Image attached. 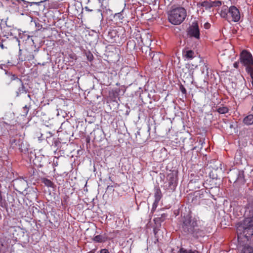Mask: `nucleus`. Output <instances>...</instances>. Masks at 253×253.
Returning <instances> with one entry per match:
<instances>
[{"instance_id": "6", "label": "nucleus", "mask_w": 253, "mask_h": 253, "mask_svg": "<svg viewBox=\"0 0 253 253\" xmlns=\"http://www.w3.org/2000/svg\"><path fill=\"white\" fill-rule=\"evenodd\" d=\"M240 18L241 15L238 9L234 6H231L229 8V13L227 20L229 21L238 22L240 19Z\"/></svg>"}, {"instance_id": "9", "label": "nucleus", "mask_w": 253, "mask_h": 253, "mask_svg": "<svg viewBox=\"0 0 253 253\" xmlns=\"http://www.w3.org/2000/svg\"><path fill=\"white\" fill-rule=\"evenodd\" d=\"M243 122L246 125H253V115H249L246 116L244 119Z\"/></svg>"}, {"instance_id": "4", "label": "nucleus", "mask_w": 253, "mask_h": 253, "mask_svg": "<svg viewBox=\"0 0 253 253\" xmlns=\"http://www.w3.org/2000/svg\"><path fill=\"white\" fill-rule=\"evenodd\" d=\"M241 63L246 67V70L252 78V84L253 86V57L252 54L247 50H243L240 54Z\"/></svg>"}, {"instance_id": "13", "label": "nucleus", "mask_w": 253, "mask_h": 253, "mask_svg": "<svg viewBox=\"0 0 253 253\" xmlns=\"http://www.w3.org/2000/svg\"><path fill=\"white\" fill-rule=\"evenodd\" d=\"M42 182L47 186L52 187L53 186V183L49 179L43 178Z\"/></svg>"}, {"instance_id": "10", "label": "nucleus", "mask_w": 253, "mask_h": 253, "mask_svg": "<svg viewBox=\"0 0 253 253\" xmlns=\"http://www.w3.org/2000/svg\"><path fill=\"white\" fill-rule=\"evenodd\" d=\"M184 56L188 59H192L194 57V52L192 50H189L183 52Z\"/></svg>"}, {"instance_id": "3", "label": "nucleus", "mask_w": 253, "mask_h": 253, "mask_svg": "<svg viewBox=\"0 0 253 253\" xmlns=\"http://www.w3.org/2000/svg\"><path fill=\"white\" fill-rule=\"evenodd\" d=\"M186 16V10L183 7H177L169 11L168 19L172 24L179 25L183 21Z\"/></svg>"}, {"instance_id": "19", "label": "nucleus", "mask_w": 253, "mask_h": 253, "mask_svg": "<svg viewBox=\"0 0 253 253\" xmlns=\"http://www.w3.org/2000/svg\"><path fill=\"white\" fill-rule=\"evenodd\" d=\"M100 253H109L108 250L106 249H102L100 251Z\"/></svg>"}, {"instance_id": "16", "label": "nucleus", "mask_w": 253, "mask_h": 253, "mask_svg": "<svg viewBox=\"0 0 253 253\" xmlns=\"http://www.w3.org/2000/svg\"><path fill=\"white\" fill-rule=\"evenodd\" d=\"M228 111V109L226 107H219L217 109V112L220 114H225Z\"/></svg>"}, {"instance_id": "5", "label": "nucleus", "mask_w": 253, "mask_h": 253, "mask_svg": "<svg viewBox=\"0 0 253 253\" xmlns=\"http://www.w3.org/2000/svg\"><path fill=\"white\" fill-rule=\"evenodd\" d=\"M188 35L191 38H194L196 39H200V30L197 22H194L190 26L187 30Z\"/></svg>"}, {"instance_id": "15", "label": "nucleus", "mask_w": 253, "mask_h": 253, "mask_svg": "<svg viewBox=\"0 0 253 253\" xmlns=\"http://www.w3.org/2000/svg\"><path fill=\"white\" fill-rule=\"evenodd\" d=\"M93 241L96 242L101 243L104 242V240L101 235H97L94 237Z\"/></svg>"}, {"instance_id": "17", "label": "nucleus", "mask_w": 253, "mask_h": 253, "mask_svg": "<svg viewBox=\"0 0 253 253\" xmlns=\"http://www.w3.org/2000/svg\"><path fill=\"white\" fill-rule=\"evenodd\" d=\"M211 3L212 7H218L221 5V2L219 0L211 1Z\"/></svg>"}, {"instance_id": "12", "label": "nucleus", "mask_w": 253, "mask_h": 253, "mask_svg": "<svg viewBox=\"0 0 253 253\" xmlns=\"http://www.w3.org/2000/svg\"><path fill=\"white\" fill-rule=\"evenodd\" d=\"M157 194H158V193L155 195L156 199H155V201L154 202L153 206H152V211H154L156 209V208L158 206L159 201L161 198L160 196L159 195H158Z\"/></svg>"}, {"instance_id": "7", "label": "nucleus", "mask_w": 253, "mask_h": 253, "mask_svg": "<svg viewBox=\"0 0 253 253\" xmlns=\"http://www.w3.org/2000/svg\"><path fill=\"white\" fill-rule=\"evenodd\" d=\"M14 85L16 88H17L16 90L17 96H18L19 94L26 92L25 87L24 86L23 82L21 80H16Z\"/></svg>"}, {"instance_id": "21", "label": "nucleus", "mask_w": 253, "mask_h": 253, "mask_svg": "<svg viewBox=\"0 0 253 253\" xmlns=\"http://www.w3.org/2000/svg\"><path fill=\"white\" fill-rule=\"evenodd\" d=\"M23 109L26 111V113H28V108L27 107V106H25V107H23Z\"/></svg>"}, {"instance_id": "2", "label": "nucleus", "mask_w": 253, "mask_h": 253, "mask_svg": "<svg viewBox=\"0 0 253 253\" xmlns=\"http://www.w3.org/2000/svg\"><path fill=\"white\" fill-rule=\"evenodd\" d=\"M200 223L197 218L187 215L184 217L182 228L185 232L196 235L200 230Z\"/></svg>"}, {"instance_id": "22", "label": "nucleus", "mask_w": 253, "mask_h": 253, "mask_svg": "<svg viewBox=\"0 0 253 253\" xmlns=\"http://www.w3.org/2000/svg\"><path fill=\"white\" fill-rule=\"evenodd\" d=\"M252 110H253V106L252 107Z\"/></svg>"}, {"instance_id": "14", "label": "nucleus", "mask_w": 253, "mask_h": 253, "mask_svg": "<svg viewBox=\"0 0 253 253\" xmlns=\"http://www.w3.org/2000/svg\"><path fill=\"white\" fill-rule=\"evenodd\" d=\"M243 253H253V250L250 246H245L243 249Z\"/></svg>"}, {"instance_id": "18", "label": "nucleus", "mask_w": 253, "mask_h": 253, "mask_svg": "<svg viewBox=\"0 0 253 253\" xmlns=\"http://www.w3.org/2000/svg\"><path fill=\"white\" fill-rule=\"evenodd\" d=\"M210 26H211V25H210V24H209V23H206L204 24V28H205V29H208L210 28Z\"/></svg>"}, {"instance_id": "11", "label": "nucleus", "mask_w": 253, "mask_h": 253, "mask_svg": "<svg viewBox=\"0 0 253 253\" xmlns=\"http://www.w3.org/2000/svg\"><path fill=\"white\" fill-rule=\"evenodd\" d=\"M201 6L206 10L210 9L211 7H212L211 1H205L201 3Z\"/></svg>"}, {"instance_id": "1", "label": "nucleus", "mask_w": 253, "mask_h": 253, "mask_svg": "<svg viewBox=\"0 0 253 253\" xmlns=\"http://www.w3.org/2000/svg\"><path fill=\"white\" fill-rule=\"evenodd\" d=\"M248 212V217L244 219L242 224L237 228V232L242 234V232L247 238L253 235V205L249 206L246 211V212Z\"/></svg>"}, {"instance_id": "20", "label": "nucleus", "mask_w": 253, "mask_h": 253, "mask_svg": "<svg viewBox=\"0 0 253 253\" xmlns=\"http://www.w3.org/2000/svg\"><path fill=\"white\" fill-rule=\"evenodd\" d=\"M234 67L236 68H237L238 67V62H235L234 63Z\"/></svg>"}, {"instance_id": "8", "label": "nucleus", "mask_w": 253, "mask_h": 253, "mask_svg": "<svg viewBox=\"0 0 253 253\" xmlns=\"http://www.w3.org/2000/svg\"><path fill=\"white\" fill-rule=\"evenodd\" d=\"M229 13V8L226 6H223L220 11V15L222 17L227 19Z\"/></svg>"}]
</instances>
